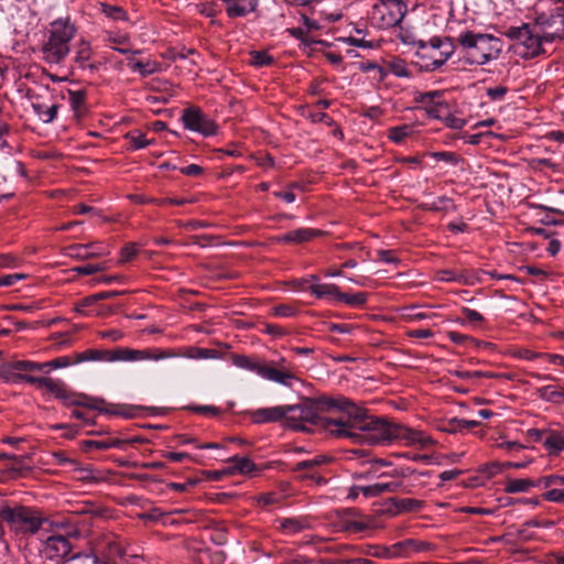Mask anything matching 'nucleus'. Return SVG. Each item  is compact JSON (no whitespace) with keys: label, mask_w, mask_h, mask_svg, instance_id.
<instances>
[{"label":"nucleus","mask_w":564,"mask_h":564,"mask_svg":"<svg viewBox=\"0 0 564 564\" xmlns=\"http://www.w3.org/2000/svg\"><path fill=\"white\" fill-rule=\"evenodd\" d=\"M278 522L285 534H295L310 527L306 520L296 518H282Z\"/></svg>","instance_id":"25"},{"label":"nucleus","mask_w":564,"mask_h":564,"mask_svg":"<svg viewBox=\"0 0 564 564\" xmlns=\"http://www.w3.org/2000/svg\"><path fill=\"white\" fill-rule=\"evenodd\" d=\"M73 364H76L75 358L72 359L69 356H62V357L55 358L53 360H50L47 362H42L43 371H46V372H48L50 370H53V369L65 368Z\"/></svg>","instance_id":"44"},{"label":"nucleus","mask_w":564,"mask_h":564,"mask_svg":"<svg viewBox=\"0 0 564 564\" xmlns=\"http://www.w3.org/2000/svg\"><path fill=\"white\" fill-rule=\"evenodd\" d=\"M463 314L465 318L470 323H480L484 321V316L479 312L468 307L463 308Z\"/></svg>","instance_id":"63"},{"label":"nucleus","mask_w":564,"mask_h":564,"mask_svg":"<svg viewBox=\"0 0 564 564\" xmlns=\"http://www.w3.org/2000/svg\"><path fill=\"white\" fill-rule=\"evenodd\" d=\"M448 110V107L446 102L441 98L437 99L436 104H433L431 106H425L424 111L425 113L433 119H441L443 118V115Z\"/></svg>","instance_id":"43"},{"label":"nucleus","mask_w":564,"mask_h":564,"mask_svg":"<svg viewBox=\"0 0 564 564\" xmlns=\"http://www.w3.org/2000/svg\"><path fill=\"white\" fill-rule=\"evenodd\" d=\"M397 491H402L404 494L411 492V490L404 487L400 481L376 482L373 485L361 487V492L367 498L378 497L386 492Z\"/></svg>","instance_id":"20"},{"label":"nucleus","mask_w":564,"mask_h":564,"mask_svg":"<svg viewBox=\"0 0 564 564\" xmlns=\"http://www.w3.org/2000/svg\"><path fill=\"white\" fill-rule=\"evenodd\" d=\"M228 463L232 464L227 470L229 474L239 473L241 475H252L260 470V468H258V466L248 457L235 455L228 459Z\"/></svg>","instance_id":"23"},{"label":"nucleus","mask_w":564,"mask_h":564,"mask_svg":"<svg viewBox=\"0 0 564 564\" xmlns=\"http://www.w3.org/2000/svg\"><path fill=\"white\" fill-rule=\"evenodd\" d=\"M285 411L286 405L261 408L250 412V416L257 424L283 421V424L285 425Z\"/></svg>","instance_id":"17"},{"label":"nucleus","mask_w":564,"mask_h":564,"mask_svg":"<svg viewBox=\"0 0 564 564\" xmlns=\"http://www.w3.org/2000/svg\"><path fill=\"white\" fill-rule=\"evenodd\" d=\"M308 291L318 299L330 296L339 300L340 290L336 284H311Z\"/></svg>","instance_id":"26"},{"label":"nucleus","mask_w":564,"mask_h":564,"mask_svg":"<svg viewBox=\"0 0 564 564\" xmlns=\"http://www.w3.org/2000/svg\"><path fill=\"white\" fill-rule=\"evenodd\" d=\"M0 519L8 523L11 530L23 534L37 532L43 523L36 510L24 506L3 507L0 510Z\"/></svg>","instance_id":"9"},{"label":"nucleus","mask_w":564,"mask_h":564,"mask_svg":"<svg viewBox=\"0 0 564 564\" xmlns=\"http://www.w3.org/2000/svg\"><path fill=\"white\" fill-rule=\"evenodd\" d=\"M360 552L378 558H390L395 556L390 549L381 545H367L365 549L360 550Z\"/></svg>","instance_id":"40"},{"label":"nucleus","mask_w":564,"mask_h":564,"mask_svg":"<svg viewBox=\"0 0 564 564\" xmlns=\"http://www.w3.org/2000/svg\"><path fill=\"white\" fill-rule=\"evenodd\" d=\"M543 444L551 454L556 455L564 449V436L554 431L547 432Z\"/></svg>","instance_id":"30"},{"label":"nucleus","mask_w":564,"mask_h":564,"mask_svg":"<svg viewBox=\"0 0 564 564\" xmlns=\"http://www.w3.org/2000/svg\"><path fill=\"white\" fill-rule=\"evenodd\" d=\"M506 35L514 41L517 45L523 47L520 54L525 58L535 57L543 53V43L545 42L536 22L531 26L527 23L520 26H510Z\"/></svg>","instance_id":"10"},{"label":"nucleus","mask_w":564,"mask_h":564,"mask_svg":"<svg viewBox=\"0 0 564 564\" xmlns=\"http://www.w3.org/2000/svg\"><path fill=\"white\" fill-rule=\"evenodd\" d=\"M176 354L171 350H162V348H149V349H130V348H118L115 350H99V349H87L83 352L75 355V362L84 361H135V360H162L167 358H174Z\"/></svg>","instance_id":"5"},{"label":"nucleus","mask_w":564,"mask_h":564,"mask_svg":"<svg viewBox=\"0 0 564 564\" xmlns=\"http://www.w3.org/2000/svg\"><path fill=\"white\" fill-rule=\"evenodd\" d=\"M143 442V438L134 437L130 440H120V438H110L107 441H95V440H85L80 443V448L84 452H89L91 449L96 451H107L110 448H120L124 444L140 443Z\"/></svg>","instance_id":"19"},{"label":"nucleus","mask_w":564,"mask_h":564,"mask_svg":"<svg viewBox=\"0 0 564 564\" xmlns=\"http://www.w3.org/2000/svg\"><path fill=\"white\" fill-rule=\"evenodd\" d=\"M83 406L90 410H96L100 413L118 415L124 419H133L140 416L142 412H153V408L142 405H127V404H110L105 399L91 397L85 393L72 391L68 406Z\"/></svg>","instance_id":"7"},{"label":"nucleus","mask_w":564,"mask_h":564,"mask_svg":"<svg viewBox=\"0 0 564 564\" xmlns=\"http://www.w3.org/2000/svg\"><path fill=\"white\" fill-rule=\"evenodd\" d=\"M93 248V245H73L68 247V251L69 256L79 259H88L100 256L98 252H90V249Z\"/></svg>","instance_id":"38"},{"label":"nucleus","mask_w":564,"mask_h":564,"mask_svg":"<svg viewBox=\"0 0 564 564\" xmlns=\"http://www.w3.org/2000/svg\"><path fill=\"white\" fill-rule=\"evenodd\" d=\"M367 297L368 295L365 292L354 294L340 292L338 302H343L352 307H359L366 304Z\"/></svg>","instance_id":"37"},{"label":"nucleus","mask_w":564,"mask_h":564,"mask_svg":"<svg viewBox=\"0 0 564 564\" xmlns=\"http://www.w3.org/2000/svg\"><path fill=\"white\" fill-rule=\"evenodd\" d=\"M319 403L323 408L338 409L340 412L339 421L328 422L327 429L335 438L368 445L403 442L406 446H417L420 449L435 444L423 431L389 421L384 416L371 415L368 410L358 406L348 398L322 395Z\"/></svg>","instance_id":"1"},{"label":"nucleus","mask_w":564,"mask_h":564,"mask_svg":"<svg viewBox=\"0 0 564 564\" xmlns=\"http://www.w3.org/2000/svg\"><path fill=\"white\" fill-rule=\"evenodd\" d=\"M406 12L404 1L378 0L369 11V20L372 26L387 30L400 25Z\"/></svg>","instance_id":"8"},{"label":"nucleus","mask_w":564,"mask_h":564,"mask_svg":"<svg viewBox=\"0 0 564 564\" xmlns=\"http://www.w3.org/2000/svg\"><path fill=\"white\" fill-rule=\"evenodd\" d=\"M172 351V349H170ZM175 354V351L173 350ZM217 355V351L214 349H206V348H199V347H187L182 354L176 352L175 357L183 356L191 359H208V358H215Z\"/></svg>","instance_id":"29"},{"label":"nucleus","mask_w":564,"mask_h":564,"mask_svg":"<svg viewBox=\"0 0 564 564\" xmlns=\"http://www.w3.org/2000/svg\"><path fill=\"white\" fill-rule=\"evenodd\" d=\"M101 11L106 17H108L112 20H126L127 19L126 11L122 8L117 7V6L102 3Z\"/></svg>","instance_id":"46"},{"label":"nucleus","mask_w":564,"mask_h":564,"mask_svg":"<svg viewBox=\"0 0 564 564\" xmlns=\"http://www.w3.org/2000/svg\"><path fill=\"white\" fill-rule=\"evenodd\" d=\"M427 210L431 212H454L456 209V206L452 198L447 196H441L437 197L434 202L426 204L425 207Z\"/></svg>","instance_id":"34"},{"label":"nucleus","mask_w":564,"mask_h":564,"mask_svg":"<svg viewBox=\"0 0 564 564\" xmlns=\"http://www.w3.org/2000/svg\"><path fill=\"white\" fill-rule=\"evenodd\" d=\"M369 528V523L364 520L346 519L345 530L349 532H362Z\"/></svg>","instance_id":"49"},{"label":"nucleus","mask_w":564,"mask_h":564,"mask_svg":"<svg viewBox=\"0 0 564 564\" xmlns=\"http://www.w3.org/2000/svg\"><path fill=\"white\" fill-rule=\"evenodd\" d=\"M295 312V308L290 305L282 304L273 307V314L279 317H291Z\"/></svg>","instance_id":"60"},{"label":"nucleus","mask_w":564,"mask_h":564,"mask_svg":"<svg viewBox=\"0 0 564 564\" xmlns=\"http://www.w3.org/2000/svg\"><path fill=\"white\" fill-rule=\"evenodd\" d=\"M68 102L72 110L77 118L83 117L87 112L86 97L87 93L84 89L68 90Z\"/></svg>","instance_id":"24"},{"label":"nucleus","mask_w":564,"mask_h":564,"mask_svg":"<svg viewBox=\"0 0 564 564\" xmlns=\"http://www.w3.org/2000/svg\"><path fill=\"white\" fill-rule=\"evenodd\" d=\"M508 91V88L506 86H496L490 87L487 89L486 94L487 96L492 100H502Z\"/></svg>","instance_id":"56"},{"label":"nucleus","mask_w":564,"mask_h":564,"mask_svg":"<svg viewBox=\"0 0 564 564\" xmlns=\"http://www.w3.org/2000/svg\"><path fill=\"white\" fill-rule=\"evenodd\" d=\"M281 500V496L276 492L262 494L257 498V501L262 507L276 505Z\"/></svg>","instance_id":"52"},{"label":"nucleus","mask_w":564,"mask_h":564,"mask_svg":"<svg viewBox=\"0 0 564 564\" xmlns=\"http://www.w3.org/2000/svg\"><path fill=\"white\" fill-rule=\"evenodd\" d=\"M72 544L69 540L63 535H52L46 539L44 544V554L52 561H59L69 555Z\"/></svg>","instance_id":"14"},{"label":"nucleus","mask_w":564,"mask_h":564,"mask_svg":"<svg viewBox=\"0 0 564 564\" xmlns=\"http://www.w3.org/2000/svg\"><path fill=\"white\" fill-rule=\"evenodd\" d=\"M124 138L129 141L130 148L133 150L143 149L154 142V140L147 139L145 134L140 130H132L128 132Z\"/></svg>","instance_id":"32"},{"label":"nucleus","mask_w":564,"mask_h":564,"mask_svg":"<svg viewBox=\"0 0 564 564\" xmlns=\"http://www.w3.org/2000/svg\"><path fill=\"white\" fill-rule=\"evenodd\" d=\"M230 19L242 18L256 11L259 0H221Z\"/></svg>","instance_id":"18"},{"label":"nucleus","mask_w":564,"mask_h":564,"mask_svg":"<svg viewBox=\"0 0 564 564\" xmlns=\"http://www.w3.org/2000/svg\"><path fill=\"white\" fill-rule=\"evenodd\" d=\"M251 63L258 67L269 66L273 63V57L265 52L253 51L251 53Z\"/></svg>","instance_id":"48"},{"label":"nucleus","mask_w":564,"mask_h":564,"mask_svg":"<svg viewBox=\"0 0 564 564\" xmlns=\"http://www.w3.org/2000/svg\"><path fill=\"white\" fill-rule=\"evenodd\" d=\"M444 122L447 127H449L452 129H462L466 124V121L464 119L452 116V115H447L444 118Z\"/></svg>","instance_id":"62"},{"label":"nucleus","mask_w":564,"mask_h":564,"mask_svg":"<svg viewBox=\"0 0 564 564\" xmlns=\"http://www.w3.org/2000/svg\"><path fill=\"white\" fill-rule=\"evenodd\" d=\"M53 457L58 465H69L73 468H76L79 465L77 460L68 458L65 452H55L53 453Z\"/></svg>","instance_id":"59"},{"label":"nucleus","mask_w":564,"mask_h":564,"mask_svg":"<svg viewBox=\"0 0 564 564\" xmlns=\"http://www.w3.org/2000/svg\"><path fill=\"white\" fill-rule=\"evenodd\" d=\"M457 43L464 52V58L469 65H485L497 59L502 52V41L488 33L464 31L457 37Z\"/></svg>","instance_id":"2"},{"label":"nucleus","mask_w":564,"mask_h":564,"mask_svg":"<svg viewBox=\"0 0 564 564\" xmlns=\"http://www.w3.org/2000/svg\"><path fill=\"white\" fill-rule=\"evenodd\" d=\"M391 503L399 512H414L423 508L424 501L412 498H391Z\"/></svg>","instance_id":"27"},{"label":"nucleus","mask_w":564,"mask_h":564,"mask_svg":"<svg viewBox=\"0 0 564 564\" xmlns=\"http://www.w3.org/2000/svg\"><path fill=\"white\" fill-rule=\"evenodd\" d=\"M181 121L185 129L206 138L217 134L218 131V126L215 120L195 106L187 107L183 110Z\"/></svg>","instance_id":"11"},{"label":"nucleus","mask_w":564,"mask_h":564,"mask_svg":"<svg viewBox=\"0 0 564 564\" xmlns=\"http://www.w3.org/2000/svg\"><path fill=\"white\" fill-rule=\"evenodd\" d=\"M90 57H91L90 44L85 40H80L79 43L77 44V51H76V57H75L76 63L82 68H85L88 66L87 62L90 59Z\"/></svg>","instance_id":"36"},{"label":"nucleus","mask_w":564,"mask_h":564,"mask_svg":"<svg viewBox=\"0 0 564 564\" xmlns=\"http://www.w3.org/2000/svg\"><path fill=\"white\" fill-rule=\"evenodd\" d=\"M104 270H106L105 264H93V263H87V264H83V265H78V267L74 268V271L82 275H90V274H94L96 272H100Z\"/></svg>","instance_id":"50"},{"label":"nucleus","mask_w":564,"mask_h":564,"mask_svg":"<svg viewBox=\"0 0 564 564\" xmlns=\"http://www.w3.org/2000/svg\"><path fill=\"white\" fill-rule=\"evenodd\" d=\"M232 361H234L235 366L246 369V370L254 371L259 376H260L261 369L264 367V365L259 364L257 360H254L253 358H250L246 355H235L232 357Z\"/></svg>","instance_id":"33"},{"label":"nucleus","mask_w":564,"mask_h":564,"mask_svg":"<svg viewBox=\"0 0 564 564\" xmlns=\"http://www.w3.org/2000/svg\"><path fill=\"white\" fill-rule=\"evenodd\" d=\"M109 41L119 46L113 47V50L118 51L121 54H128L132 51L126 46L128 43V37L126 35H118L109 37Z\"/></svg>","instance_id":"54"},{"label":"nucleus","mask_w":564,"mask_h":564,"mask_svg":"<svg viewBox=\"0 0 564 564\" xmlns=\"http://www.w3.org/2000/svg\"><path fill=\"white\" fill-rule=\"evenodd\" d=\"M443 431L447 433H458L465 431L463 425V419L454 417L451 419L446 425L443 427Z\"/></svg>","instance_id":"57"},{"label":"nucleus","mask_w":564,"mask_h":564,"mask_svg":"<svg viewBox=\"0 0 564 564\" xmlns=\"http://www.w3.org/2000/svg\"><path fill=\"white\" fill-rule=\"evenodd\" d=\"M514 357L527 360H533L536 358H542V352H534L530 349L521 348L514 352Z\"/></svg>","instance_id":"61"},{"label":"nucleus","mask_w":564,"mask_h":564,"mask_svg":"<svg viewBox=\"0 0 564 564\" xmlns=\"http://www.w3.org/2000/svg\"><path fill=\"white\" fill-rule=\"evenodd\" d=\"M545 499L554 502H564V490L552 489L545 494Z\"/></svg>","instance_id":"64"},{"label":"nucleus","mask_w":564,"mask_h":564,"mask_svg":"<svg viewBox=\"0 0 564 564\" xmlns=\"http://www.w3.org/2000/svg\"><path fill=\"white\" fill-rule=\"evenodd\" d=\"M138 254V248L135 243H128L122 247L120 251V262H128L134 259Z\"/></svg>","instance_id":"51"},{"label":"nucleus","mask_w":564,"mask_h":564,"mask_svg":"<svg viewBox=\"0 0 564 564\" xmlns=\"http://www.w3.org/2000/svg\"><path fill=\"white\" fill-rule=\"evenodd\" d=\"M9 368L12 371H9L8 375L13 371H43L42 364L28 360L13 361L9 365Z\"/></svg>","instance_id":"39"},{"label":"nucleus","mask_w":564,"mask_h":564,"mask_svg":"<svg viewBox=\"0 0 564 564\" xmlns=\"http://www.w3.org/2000/svg\"><path fill=\"white\" fill-rule=\"evenodd\" d=\"M412 132V128L408 124L398 126L389 129L388 137L391 141L395 143L402 142L405 138L410 135Z\"/></svg>","instance_id":"42"},{"label":"nucleus","mask_w":564,"mask_h":564,"mask_svg":"<svg viewBox=\"0 0 564 564\" xmlns=\"http://www.w3.org/2000/svg\"><path fill=\"white\" fill-rule=\"evenodd\" d=\"M539 399L555 405L564 404V388L555 384H547L535 390Z\"/></svg>","instance_id":"21"},{"label":"nucleus","mask_w":564,"mask_h":564,"mask_svg":"<svg viewBox=\"0 0 564 564\" xmlns=\"http://www.w3.org/2000/svg\"><path fill=\"white\" fill-rule=\"evenodd\" d=\"M189 409L196 413L213 415V416L219 415L221 412L219 408L213 406V405H195V406H191Z\"/></svg>","instance_id":"58"},{"label":"nucleus","mask_w":564,"mask_h":564,"mask_svg":"<svg viewBox=\"0 0 564 564\" xmlns=\"http://www.w3.org/2000/svg\"><path fill=\"white\" fill-rule=\"evenodd\" d=\"M323 235L322 230L314 228H296L276 237L278 242L301 245Z\"/></svg>","instance_id":"16"},{"label":"nucleus","mask_w":564,"mask_h":564,"mask_svg":"<svg viewBox=\"0 0 564 564\" xmlns=\"http://www.w3.org/2000/svg\"><path fill=\"white\" fill-rule=\"evenodd\" d=\"M6 379L12 383L26 382L35 386L36 389H43L47 377H35L31 375L10 372L7 375Z\"/></svg>","instance_id":"28"},{"label":"nucleus","mask_w":564,"mask_h":564,"mask_svg":"<svg viewBox=\"0 0 564 564\" xmlns=\"http://www.w3.org/2000/svg\"><path fill=\"white\" fill-rule=\"evenodd\" d=\"M452 375L462 380L473 381V380L481 378L482 371H479V370H475V371L455 370L452 372Z\"/></svg>","instance_id":"55"},{"label":"nucleus","mask_w":564,"mask_h":564,"mask_svg":"<svg viewBox=\"0 0 564 564\" xmlns=\"http://www.w3.org/2000/svg\"><path fill=\"white\" fill-rule=\"evenodd\" d=\"M443 96H444V91H442V90L419 93L415 96V101L421 104L424 108L425 106H431L433 104H436L437 99L440 100L441 98H443Z\"/></svg>","instance_id":"41"},{"label":"nucleus","mask_w":564,"mask_h":564,"mask_svg":"<svg viewBox=\"0 0 564 564\" xmlns=\"http://www.w3.org/2000/svg\"><path fill=\"white\" fill-rule=\"evenodd\" d=\"M128 65L132 72L139 73L142 76H148L155 72V65L151 62L130 61Z\"/></svg>","instance_id":"45"},{"label":"nucleus","mask_w":564,"mask_h":564,"mask_svg":"<svg viewBox=\"0 0 564 564\" xmlns=\"http://www.w3.org/2000/svg\"><path fill=\"white\" fill-rule=\"evenodd\" d=\"M260 377L288 388H292L295 381H300L294 371V367L286 362L284 358L276 364L264 365L260 371Z\"/></svg>","instance_id":"13"},{"label":"nucleus","mask_w":564,"mask_h":564,"mask_svg":"<svg viewBox=\"0 0 564 564\" xmlns=\"http://www.w3.org/2000/svg\"><path fill=\"white\" fill-rule=\"evenodd\" d=\"M77 28L69 17L58 18L50 23L43 42V59L48 64H61L70 52V42Z\"/></svg>","instance_id":"3"},{"label":"nucleus","mask_w":564,"mask_h":564,"mask_svg":"<svg viewBox=\"0 0 564 564\" xmlns=\"http://www.w3.org/2000/svg\"><path fill=\"white\" fill-rule=\"evenodd\" d=\"M43 389H46L56 399H58L65 406H68L72 390L68 389L62 380H54L47 377Z\"/></svg>","instance_id":"22"},{"label":"nucleus","mask_w":564,"mask_h":564,"mask_svg":"<svg viewBox=\"0 0 564 564\" xmlns=\"http://www.w3.org/2000/svg\"><path fill=\"white\" fill-rule=\"evenodd\" d=\"M330 462V457L326 455H316L313 458L299 462L292 468L293 473H302L299 477L302 479H312L316 482H322L324 479L318 476L315 469L324 464Z\"/></svg>","instance_id":"15"},{"label":"nucleus","mask_w":564,"mask_h":564,"mask_svg":"<svg viewBox=\"0 0 564 564\" xmlns=\"http://www.w3.org/2000/svg\"><path fill=\"white\" fill-rule=\"evenodd\" d=\"M391 72L398 77H410L411 73L402 61H393L390 64Z\"/></svg>","instance_id":"53"},{"label":"nucleus","mask_w":564,"mask_h":564,"mask_svg":"<svg viewBox=\"0 0 564 564\" xmlns=\"http://www.w3.org/2000/svg\"><path fill=\"white\" fill-rule=\"evenodd\" d=\"M535 22L545 40L553 42L564 39V8L558 7L551 14L542 13L536 17Z\"/></svg>","instance_id":"12"},{"label":"nucleus","mask_w":564,"mask_h":564,"mask_svg":"<svg viewBox=\"0 0 564 564\" xmlns=\"http://www.w3.org/2000/svg\"><path fill=\"white\" fill-rule=\"evenodd\" d=\"M96 303H97V300L95 297V294L89 295L76 304L75 311L79 314H85V315H99L100 314L99 312H94L93 310L86 311V308L93 306Z\"/></svg>","instance_id":"47"},{"label":"nucleus","mask_w":564,"mask_h":564,"mask_svg":"<svg viewBox=\"0 0 564 564\" xmlns=\"http://www.w3.org/2000/svg\"><path fill=\"white\" fill-rule=\"evenodd\" d=\"M319 397L315 401L305 399L299 404L286 405L285 411V426L295 431H312L313 426L321 427L326 434L330 436L328 422L339 421L340 413L338 416H322L317 413V409L332 411L333 409L323 408L319 403Z\"/></svg>","instance_id":"4"},{"label":"nucleus","mask_w":564,"mask_h":564,"mask_svg":"<svg viewBox=\"0 0 564 564\" xmlns=\"http://www.w3.org/2000/svg\"><path fill=\"white\" fill-rule=\"evenodd\" d=\"M534 484L530 479H508L505 491L508 494L527 492Z\"/></svg>","instance_id":"35"},{"label":"nucleus","mask_w":564,"mask_h":564,"mask_svg":"<svg viewBox=\"0 0 564 564\" xmlns=\"http://www.w3.org/2000/svg\"><path fill=\"white\" fill-rule=\"evenodd\" d=\"M414 45L416 47L414 63L425 72L441 68L456 50L454 40L448 36H433L429 42L417 41Z\"/></svg>","instance_id":"6"},{"label":"nucleus","mask_w":564,"mask_h":564,"mask_svg":"<svg viewBox=\"0 0 564 564\" xmlns=\"http://www.w3.org/2000/svg\"><path fill=\"white\" fill-rule=\"evenodd\" d=\"M32 108L37 117L45 123L52 122L57 115V105L46 106L44 104H33Z\"/></svg>","instance_id":"31"}]
</instances>
